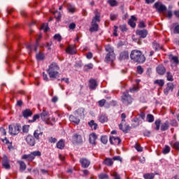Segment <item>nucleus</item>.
Returning a JSON list of instances; mask_svg holds the SVG:
<instances>
[{
	"instance_id": "1",
	"label": "nucleus",
	"mask_w": 179,
	"mask_h": 179,
	"mask_svg": "<svg viewBox=\"0 0 179 179\" xmlns=\"http://www.w3.org/2000/svg\"><path fill=\"white\" fill-rule=\"evenodd\" d=\"M105 50L106 52V56L105 57V62L107 64H110L111 66L114 65V62L115 61V54L114 53V48L110 45L105 46Z\"/></svg>"
},
{
	"instance_id": "2",
	"label": "nucleus",
	"mask_w": 179,
	"mask_h": 179,
	"mask_svg": "<svg viewBox=\"0 0 179 179\" xmlns=\"http://www.w3.org/2000/svg\"><path fill=\"white\" fill-rule=\"evenodd\" d=\"M130 58L134 62H138V64H143V62L146 61V57H145V55L142 54V52H141V50H134L131 51L130 54Z\"/></svg>"
},
{
	"instance_id": "3",
	"label": "nucleus",
	"mask_w": 179,
	"mask_h": 179,
	"mask_svg": "<svg viewBox=\"0 0 179 179\" xmlns=\"http://www.w3.org/2000/svg\"><path fill=\"white\" fill-rule=\"evenodd\" d=\"M47 73L51 79H57V77L59 75V66L55 62L50 64Z\"/></svg>"
},
{
	"instance_id": "4",
	"label": "nucleus",
	"mask_w": 179,
	"mask_h": 179,
	"mask_svg": "<svg viewBox=\"0 0 179 179\" xmlns=\"http://www.w3.org/2000/svg\"><path fill=\"white\" fill-rule=\"evenodd\" d=\"M121 101L124 106H130L134 101V98L128 92H125L121 96Z\"/></svg>"
},
{
	"instance_id": "5",
	"label": "nucleus",
	"mask_w": 179,
	"mask_h": 179,
	"mask_svg": "<svg viewBox=\"0 0 179 179\" xmlns=\"http://www.w3.org/2000/svg\"><path fill=\"white\" fill-rule=\"evenodd\" d=\"M41 156V152L40 151H34L31 152L29 155H24L22 157V159L24 160H28V162H33L36 157H40Z\"/></svg>"
},
{
	"instance_id": "6",
	"label": "nucleus",
	"mask_w": 179,
	"mask_h": 179,
	"mask_svg": "<svg viewBox=\"0 0 179 179\" xmlns=\"http://www.w3.org/2000/svg\"><path fill=\"white\" fill-rule=\"evenodd\" d=\"M8 129L9 134H10V135H17L20 133V126L18 124L9 125Z\"/></svg>"
},
{
	"instance_id": "7",
	"label": "nucleus",
	"mask_w": 179,
	"mask_h": 179,
	"mask_svg": "<svg viewBox=\"0 0 179 179\" xmlns=\"http://www.w3.org/2000/svg\"><path fill=\"white\" fill-rule=\"evenodd\" d=\"M154 6L159 13H163L167 10V7H166L162 2H156Z\"/></svg>"
},
{
	"instance_id": "8",
	"label": "nucleus",
	"mask_w": 179,
	"mask_h": 179,
	"mask_svg": "<svg viewBox=\"0 0 179 179\" xmlns=\"http://www.w3.org/2000/svg\"><path fill=\"white\" fill-rule=\"evenodd\" d=\"M41 118L46 124H50V113H48V111L43 110V112L41 113Z\"/></svg>"
},
{
	"instance_id": "9",
	"label": "nucleus",
	"mask_w": 179,
	"mask_h": 179,
	"mask_svg": "<svg viewBox=\"0 0 179 179\" xmlns=\"http://www.w3.org/2000/svg\"><path fill=\"white\" fill-rule=\"evenodd\" d=\"M136 36H138L140 38H146L148 37V32L146 29H137L136 31Z\"/></svg>"
},
{
	"instance_id": "10",
	"label": "nucleus",
	"mask_w": 179,
	"mask_h": 179,
	"mask_svg": "<svg viewBox=\"0 0 179 179\" xmlns=\"http://www.w3.org/2000/svg\"><path fill=\"white\" fill-rule=\"evenodd\" d=\"M129 58V53L127 50L122 51L118 59L120 61H124V59H128Z\"/></svg>"
},
{
	"instance_id": "11",
	"label": "nucleus",
	"mask_w": 179,
	"mask_h": 179,
	"mask_svg": "<svg viewBox=\"0 0 179 179\" xmlns=\"http://www.w3.org/2000/svg\"><path fill=\"white\" fill-rule=\"evenodd\" d=\"M26 142L29 145V146H34V145H36V139L30 134L27 136Z\"/></svg>"
},
{
	"instance_id": "12",
	"label": "nucleus",
	"mask_w": 179,
	"mask_h": 179,
	"mask_svg": "<svg viewBox=\"0 0 179 179\" xmlns=\"http://www.w3.org/2000/svg\"><path fill=\"white\" fill-rule=\"evenodd\" d=\"M2 164L4 169H6L7 170H9L10 169V164H9V159H8V157L6 155H4L3 157Z\"/></svg>"
},
{
	"instance_id": "13",
	"label": "nucleus",
	"mask_w": 179,
	"mask_h": 179,
	"mask_svg": "<svg viewBox=\"0 0 179 179\" xmlns=\"http://www.w3.org/2000/svg\"><path fill=\"white\" fill-rule=\"evenodd\" d=\"M109 141L111 145H120V143H121V138L119 137L110 136Z\"/></svg>"
},
{
	"instance_id": "14",
	"label": "nucleus",
	"mask_w": 179,
	"mask_h": 179,
	"mask_svg": "<svg viewBox=\"0 0 179 179\" xmlns=\"http://www.w3.org/2000/svg\"><path fill=\"white\" fill-rule=\"evenodd\" d=\"M80 163L83 169H87V167L90 166V161L85 158H81L80 159Z\"/></svg>"
},
{
	"instance_id": "15",
	"label": "nucleus",
	"mask_w": 179,
	"mask_h": 179,
	"mask_svg": "<svg viewBox=\"0 0 179 179\" xmlns=\"http://www.w3.org/2000/svg\"><path fill=\"white\" fill-rule=\"evenodd\" d=\"M156 71L159 75H164L166 73V67L160 64L156 68Z\"/></svg>"
},
{
	"instance_id": "16",
	"label": "nucleus",
	"mask_w": 179,
	"mask_h": 179,
	"mask_svg": "<svg viewBox=\"0 0 179 179\" xmlns=\"http://www.w3.org/2000/svg\"><path fill=\"white\" fill-rule=\"evenodd\" d=\"M119 128L121 129V131L126 133L131 129V127H129L128 124H125V123H120L119 124Z\"/></svg>"
},
{
	"instance_id": "17",
	"label": "nucleus",
	"mask_w": 179,
	"mask_h": 179,
	"mask_svg": "<svg viewBox=\"0 0 179 179\" xmlns=\"http://www.w3.org/2000/svg\"><path fill=\"white\" fill-rule=\"evenodd\" d=\"M43 134L41 129H36L34 132V138L36 139V141H40V137L43 136Z\"/></svg>"
},
{
	"instance_id": "18",
	"label": "nucleus",
	"mask_w": 179,
	"mask_h": 179,
	"mask_svg": "<svg viewBox=\"0 0 179 179\" xmlns=\"http://www.w3.org/2000/svg\"><path fill=\"white\" fill-rule=\"evenodd\" d=\"M136 20H138L136 17H135L134 15H132L131 17V19L129 20L128 24H129V26H131V27L134 28L136 27V23L135 22H136Z\"/></svg>"
},
{
	"instance_id": "19",
	"label": "nucleus",
	"mask_w": 179,
	"mask_h": 179,
	"mask_svg": "<svg viewBox=\"0 0 179 179\" xmlns=\"http://www.w3.org/2000/svg\"><path fill=\"white\" fill-rule=\"evenodd\" d=\"M66 52L71 55H73V54H76V48H75V46L70 45L66 49Z\"/></svg>"
},
{
	"instance_id": "20",
	"label": "nucleus",
	"mask_w": 179,
	"mask_h": 179,
	"mask_svg": "<svg viewBox=\"0 0 179 179\" xmlns=\"http://www.w3.org/2000/svg\"><path fill=\"white\" fill-rule=\"evenodd\" d=\"M73 139L76 143H82L83 142V139L82 138V136H80L79 134H77L73 135Z\"/></svg>"
},
{
	"instance_id": "21",
	"label": "nucleus",
	"mask_w": 179,
	"mask_h": 179,
	"mask_svg": "<svg viewBox=\"0 0 179 179\" xmlns=\"http://www.w3.org/2000/svg\"><path fill=\"white\" fill-rule=\"evenodd\" d=\"M96 139H97V135L96 134L92 133L90 134V143L91 145H96Z\"/></svg>"
},
{
	"instance_id": "22",
	"label": "nucleus",
	"mask_w": 179,
	"mask_h": 179,
	"mask_svg": "<svg viewBox=\"0 0 179 179\" xmlns=\"http://www.w3.org/2000/svg\"><path fill=\"white\" fill-rule=\"evenodd\" d=\"M22 115L24 118H29V117H31L33 115V112L30 109H26L22 111Z\"/></svg>"
},
{
	"instance_id": "23",
	"label": "nucleus",
	"mask_w": 179,
	"mask_h": 179,
	"mask_svg": "<svg viewBox=\"0 0 179 179\" xmlns=\"http://www.w3.org/2000/svg\"><path fill=\"white\" fill-rule=\"evenodd\" d=\"M96 87H97V81L94 79L90 80V89H91V90H94Z\"/></svg>"
},
{
	"instance_id": "24",
	"label": "nucleus",
	"mask_w": 179,
	"mask_h": 179,
	"mask_svg": "<svg viewBox=\"0 0 179 179\" xmlns=\"http://www.w3.org/2000/svg\"><path fill=\"white\" fill-rule=\"evenodd\" d=\"M69 120L71 122H73L74 124H76V125H78L79 124V122H80V120L76 117H75L74 115H70L69 117Z\"/></svg>"
},
{
	"instance_id": "25",
	"label": "nucleus",
	"mask_w": 179,
	"mask_h": 179,
	"mask_svg": "<svg viewBox=\"0 0 179 179\" xmlns=\"http://www.w3.org/2000/svg\"><path fill=\"white\" fill-rule=\"evenodd\" d=\"M170 127V123L169 121H166L161 125V131H167Z\"/></svg>"
},
{
	"instance_id": "26",
	"label": "nucleus",
	"mask_w": 179,
	"mask_h": 179,
	"mask_svg": "<svg viewBox=\"0 0 179 179\" xmlns=\"http://www.w3.org/2000/svg\"><path fill=\"white\" fill-rule=\"evenodd\" d=\"M18 164H20V171H24L27 169L26 163L23 161H18Z\"/></svg>"
},
{
	"instance_id": "27",
	"label": "nucleus",
	"mask_w": 179,
	"mask_h": 179,
	"mask_svg": "<svg viewBox=\"0 0 179 179\" xmlns=\"http://www.w3.org/2000/svg\"><path fill=\"white\" fill-rule=\"evenodd\" d=\"M113 160V159L111 158H106V159L103 161V164H106V166H108L110 167L113 166V164H114Z\"/></svg>"
},
{
	"instance_id": "28",
	"label": "nucleus",
	"mask_w": 179,
	"mask_h": 179,
	"mask_svg": "<svg viewBox=\"0 0 179 179\" xmlns=\"http://www.w3.org/2000/svg\"><path fill=\"white\" fill-rule=\"evenodd\" d=\"M100 22V13L99 12L95 13V16L92 19V23H97Z\"/></svg>"
},
{
	"instance_id": "29",
	"label": "nucleus",
	"mask_w": 179,
	"mask_h": 179,
	"mask_svg": "<svg viewBox=\"0 0 179 179\" xmlns=\"http://www.w3.org/2000/svg\"><path fill=\"white\" fill-rule=\"evenodd\" d=\"M89 126L92 129H97V123L94 122V120H91L90 122H88Z\"/></svg>"
},
{
	"instance_id": "30",
	"label": "nucleus",
	"mask_w": 179,
	"mask_h": 179,
	"mask_svg": "<svg viewBox=\"0 0 179 179\" xmlns=\"http://www.w3.org/2000/svg\"><path fill=\"white\" fill-rule=\"evenodd\" d=\"M99 121L101 122V124H104V122H107L108 121V117L106 115H101L99 117Z\"/></svg>"
},
{
	"instance_id": "31",
	"label": "nucleus",
	"mask_w": 179,
	"mask_h": 179,
	"mask_svg": "<svg viewBox=\"0 0 179 179\" xmlns=\"http://www.w3.org/2000/svg\"><path fill=\"white\" fill-rule=\"evenodd\" d=\"M57 149H63L64 148H65V143L63 140H60L59 141H58V143H57Z\"/></svg>"
},
{
	"instance_id": "32",
	"label": "nucleus",
	"mask_w": 179,
	"mask_h": 179,
	"mask_svg": "<svg viewBox=\"0 0 179 179\" xmlns=\"http://www.w3.org/2000/svg\"><path fill=\"white\" fill-rule=\"evenodd\" d=\"M99 30V24L97 23L92 22V27L90 28V31H97Z\"/></svg>"
},
{
	"instance_id": "33",
	"label": "nucleus",
	"mask_w": 179,
	"mask_h": 179,
	"mask_svg": "<svg viewBox=\"0 0 179 179\" xmlns=\"http://www.w3.org/2000/svg\"><path fill=\"white\" fill-rule=\"evenodd\" d=\"M67 9L70 13H75L76 9H75V6H73L71 4H68L67 5Z\"/></svg>"
},
{
	"instance_id": "34",
	"label": "nucleus",
	"mask_w": 179,
	"mask_h": 179,
	"mask_svg": "<svg viewBox=\"0 0 179 179\" xmlns=\"http://www.w3.org/2000/svg\"><path fill=\"white\" fill-rule=\"evenodd\" d=\"M146 120L148 122H153L155 121V116L152 114L147 115Z\"/></svg>"
},
{
	"instance_id": "35",
	"label": "nucleus",
	"mask_w": 179,
	"mask_h": 179,
	"mask_svg": "<svg viewBox=\"0 0 179 179\" xmlns=\"http://www.w3.org/2000/svg\"><path fill=\"white\" fill-rule=\"evenodd\" d=\"M154 83L162 87V86H164V80H156L154 81Z\"/></svg>"
},
{
	"instance_id": "36",
	"label": "nucleus",
	"mask_w": 179,
	"mask_h": 179,
	"mask_svg": "<svg viewBox=\"0 0 179 179\" xmlns=\"http://www.w3.org/2000/svg\"><path fill=\"white\" fill-rule=\"evenodd\" d=\"M160 124H162V120H160L159 119L155 120V124L156 126V127L155 128V131H159V129H160Z\"/></svg>"
},
{
	"instance_id": "37",
	"label": "nucleus",
	"mask_w": 179,
	"mask_h": 179,
	"mask_svg": "<svg viewBox=\"0 0 179 179\" xmlns=\"http://www.w3.org/2000/svg\"><path fill=\"white\" fill-rule=\"evenodd\" d=\"M166 79L169 82H173V80H174V78H173V74H171L170 71L166 73Z\"/></svg>"
},
{
	"instance_id": "38",
	"label": "nucleus",
	"mask_w": 179,
	"mask_h": 179,
	"mask_svg": "<svg viewBox=\"0 0 179 179\" xmlns=\"http://www.w3.org/2000/svg\"><path fill=\"white\" fill-rule=\"evenodd\" d=\"M108 3L112 7L117 6L118 5V2H117V0H108Z\"/></svg>"
},
{
	"instance_id": "39",
	"label": "nucleus",
	"mask_w": 179,
	"mask_h": 179,
	"mask_svg": "<svg viewBox=\"0 0 179 179\" xmlns=\"http://www.w3.org/2000/svg\"><path fill=\"white\" fill-rule=\"evenodd\" d=\"M143 177L145 179H153L155 178V175L153 173H145Z\"/></svg>"
},
{
	"instance_id": "40",
	"label": "nucleus",
	"mask_w": 179,
	"mask_h": 179,
	"mask_svg": "<svg viewBox=\"0 0 179 179\" xmlns=\"http://www.w3.org/2000/svg\"><path fill=\"white\" fill-rule=\"evenodd\" d=\"M119 29L123 33H125V31H128V28H127V25L126 24H122V25L119 26Z\"/></svg>"
},
{
	"instance_id": "41",
	"label": "nucleus",
	"mask_w": 179,
	"mask_h": 179,
	"mask_svg": "<svg viewBox=\"0 0 179 179\" xmlns=\"http://www.w3.org/2000/svg\"><path fill=\"white\" fill-rule=\"evenodd\" d=\"M134 148L137 152H143V148L141 146L139 143H136Z\"/></svg>"
},
{
	"instance_id": "42",
	"label": "nucleus",
	"mask_w": 179,
	"mask_h": 179,
	"mask_svg": "<svg viewBox=\"0 0 179 179\" xmlns=\"http://www.w3.org/2000/svg\"><path fill=\"white\" fill-rule=\"evenodd\" d=\"M44 59V55L41 52H39L38 54H36V59H38V61H42V59Z\"/></svg>"
},
{
	"instance_id": "43",
	"label": "nucleus",
	"mask_w": 179,
	"mask_h": 179,
	"mask_svg": "<svg viewBox=\"0 0 179 179\" xmlns=\"http://www.w3.org/2000/svg\"><path fill=\"white\" fill-rule=\"evenodd\" d=\"M171 59L173 61V62H174V64H176V65L179 64V59L178 57L172 56Z\"/></svg>"
},
{
	"instance_id": "44",
	"label": "nucleus",
	"mask_w": 179,
	"mask_h": 179,
	"mask_svg": "<svg viewBox=\"0 0 179 179\" xmlns=\"http://www.w3.org/2000/svg\"><path fill=\"white\" fill-rule=\"evenodd\" d=\"M101 141L103 145H106L107 142H108V138H107V136H103L101 138Z\"/></svg>"
},
{
	"instance_id": "45",
	"label": "nucleus",
	"mask_w": 179,
	"mask_h": 179,
	"mask_svg": "<svg viewBox=\"0 0 179 179\" xmlns=\"http://www.w3.org/2000/svg\"><path fill=\"white\" fill-rule=\"evenodd\" d=\"M41 29V30H44L45 33H47L50 28H48V25L47 24H43Z\"/></svg>"
},
{
	"instance_id": "46",
	"label": "nucleus",
	"mask_w": 179,
	"mask_h": 179,
	"mask_svg": "<svg viewBox=\"0 0 179 179\" xmlns=\"http://www.w3.org/2000/svg\"><path fill=\"white\" fill-rule=\"evenodd\" d=\"M173 149L176 150H179V142L176 141L173 144L171 145Z\"/></svg>"
},
{
	"instance_id": "47",
	"label": "nucleus",
	"mask_w": 179,
	"mask_h": 179,
	"mask_svg": "<svg viewBox=\"0 0 179 179\" xmlns=\"http://www.w3.org/2000/svg\"><path fill=\"white\" fill-rule=\"evenodd\" d=\"M164 155H167V153H170V147L169 145H165V148L163 149Z\"/></svg>"
},
{
	"instance_id": "48",
	"label": "nucleus",
	"mask_w": 179,
	"mask_h": 179,
	"mask_svg": "<svg viewBox=\"0 0 179 179\" xmlns=\"http://www.w3.org/2000/svg\"><path fill=\"white\" fill-rule=\"evenodd\" d=\"M111 176L114 177L115 179H121V177H120V175L115 171L111 172Z\"/></svg>"
},
{
	"instance_id": "49",
	"label": "nucleus",
	"mask_w": 179,
	"mask_h": 179,
	"mask_svg": "<svg viewBox=\"0 0 179 179\" xmlns=\"http://www.w3.org/2000/svg\"><path fill=\"white\" fill-rule=\"evenodd\" d=\"M53 38L57 41H61V40H62V36H61L59 34H57L53 36Z\"/></svg>"
},
{
	"instance_id": "50",
	"label": "nucleus",
	"mask_w": 179,
	"mask_h": 179,
	"mask_svg": "<svg viewBox=\"0 0 179 179\" xmlns=\"http://www.w3.org/2000/svg\"><path fill=\"white\" fill-rule=\"evenodd\" d=\"M106 99H101L98 101V104L99 107H104V104H106Z\"/></svg>"
},
{
	"instance_id": "51",
	"label": "nucleus",
	"mask_w": 179,
	"mask_h": 179,
	"mask_svg": "<svg viewBox=\"0 0 179 179\" xmlns=\"http://www.w3.org/2000/svg\"><path fill=\"white\" fill-rule=\"evenodd\" d=\"M138 27L140 29H145V27H146V24H145V22L140 21L138 24Z\"/></svg>"
},
{
	"instance_id": "52",
	"label": "nucleus",
	"mask_w": 179,
	"mask_h": 179,
	"mask_svg": "<svg viewBox=\"0 0 179 179\" xmlns=\"http://www.w3.org/2000/svg\"><path fill=\"white\" fill-rule=\"evenodd\" d=\"M38 118H40V115H34L33 119L29 120V122H34L36 120H38Z\"/></svg>"
},
{
	"instance_id": "53",
	"label": "nucleus",
	"mask_w": 179,
	"mask_h": 179,
	"mask_svg": "<svg viewBox=\"0 0 179 179\" xmlns=\"http://www.w3.org/2000/svg\"><path fill=\"white\" fill-rule=\"evenodd\" d=\"M29 125L23 126V127H22L23 132H24L25 134H27V132H29Z\"/></svg>"
},
{
	"instance_id": "54",
	"label": "nucleus",
	"mask_w": 179,
	"mask_h": 179,
	"mask_svg": "<svg viewBox=\"0 0 179 179\" xmlns=\"http://www.w3.org/2000/svg\"><path fill=\"white\" fill-rule=\"evenodd\" d=\"M137 72L138 73H140V75H142V73H143V69L142 68V66H137Z\"/></svg>"
},
{
	"instance_id": "55",
	"label": "nucleus",
	"mask_w": 179,
	"mask_h": 179,
	"mask_svg": "<svg viewBox=\"0 0 179 179\" xmlns=\"http://www.w3.org/2000/svg\"><path fill=\"white\" fill-rule=\"evenodd\" d=\"M99 179H106V178H108V176L106 174L101 173L99 175Z\"/></svg>"
},
{
	"instance_id": "56",
	"label": "nucleus",
	"mask_w": 179,
	"mask_h": 179,
	"mask_svg": "<svg viewBox=\"0 0 179 179\" xmlns=\"http://www.w3.org/2000/svg\"><path fill=\"white\" fill-rule=\"evenodd\" d=\"M121 118H122V124H124L125 122V118H127V115H125V113H122L121 115Z\"/></svg>"
},
{
	"instance_id": "57",
	"label": "nucleus",
	"mask_w": 179,
	"mask_h": 179,
	"mask_svg": "<svg viewBox=\"0 0 179 179\" xmlns=\"http://www.w3.org/2000/svg\"><path fill=\"white\" fill-rule=\"evenodd\" d=\"M118 15L116 14H110V20H116Z\"/></svg>"
},
{
	"instance_id": "58",
	"label": "nucleus",
	"mask_w": 179,
	"mask_h": 179,
	"mask_svg": "<svg viewBox=\"0 0 179 179\" xmlns=\"http://www.w3.org/2000/svg\"><path fill=\"white\" fill-rule=\"evenodd\" d=\"M113 160H115V161H117V162H122V158H121V157H120V156H117V157H114L113 158Z\"/></svg>"
},
{
	"instance_id": "59",
	"label": "nucleus",
	"mask_w": 179,
	"mask_h": 179,
	"mask_svg": "<svg viewBox=\"0 0 179 179\" xmlns=\"http://www.w3.org/2000/svg\"><path fill=\"white\" fill-rule=\"evenodd\" d=\"M166 90L173 92V85L171 83H168Z\"/></svg>"
},
{
	"instance_id": "60",
	"label": "nucleus",
	"mask_w": 179,
	"mask_h": 179,
	"mask_svg": "<svg viewBox=\"0 0 179 179\" xmlns=\"http://www.w3.org/2000/svg\"><path fill=\"white\" fill-rule=\"evenodd\" d=\"M139 117L140 118H141V120H145L146 115L145 114V113L141 112L139 114Z\"/></svg>"
},
{
	"instance_id": "61",
	"label": "nucleus",
	"mask_w": 179,
	"mask_h": 179,
	"mask_svg": "<svg viewBox=\"0 0 179 179\" xmlns=\"http://www.w3.org/2000/svg\"><path fill=\"white\" fill-rule=\"evenodd\" d=\"M69 27L70 30H74V29H76V24L75 23H71V24H70Z\"/></svg>"
},
{
	"instance_id": "62",
	"label": "nucleus",
	"mask_w": 179,
	"mask_h": 179,
	"mask_svg": "<svg viewBox=\"0 0 179 179\" xmlns=\"http://www.w3.org/2000/svg\"><path fill=\"white\" fill-rule=\"evenodd\" d=\"M49 142H50V143H55L57 142V138L50 137L49 138Z\"/></svg>"
},
{
	"instance_id": "63",
	"label": "nucleus",
	"mask_w": 179,
	"mask_h": 179,
	"mask_svg": "<svg viewBox=\"0 0 179 179\" xmlns=\"http://www.w3.org/2000/svg\"><path fill=\"white\" fill-rule=\"evenodd\" d=\"M144 136H150V131L145 130L143 131Z\"/></svg>"
},
{
	"instance_id": "64",
	"label": "nucleus",
	"mask_w": 179,
	"mask_h": 179,
	"mask_svg": "<svg viewBox=\"0 0 179 179\" xmlns=\"http://www.w3.org/2000/svg\"><path fill=\"white\" fill-rule=\"evenodd\" d=\"M174 33H176L177 34H179V25H177L174 29Z\"/></svg>"
}]
</instances>
